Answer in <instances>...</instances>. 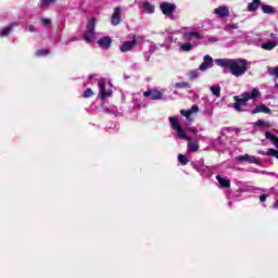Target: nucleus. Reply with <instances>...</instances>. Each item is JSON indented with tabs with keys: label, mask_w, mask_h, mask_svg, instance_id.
<instances>
[{
	"label": "nucleus",
	"mask_w": 278,
	"mask_h": 278,
	"mask_svg": "<svg viewBox=\"0 0 278 278\" xmlns=\"http://www.w3.org/2000/svg\"><path fill=\"white\" fill-rule=\"evenodd\" d=\"M216 179L220 188H231V181L228 180L227 177L217 175Z\"/></svg>",
	"instance_id": "f3484780"
},
{
	"label": "nucleus",
	"mask_w": 278,
	"mask_h": 278,
	"mask_svg": "<svg viewBox=\"0 0 278 278\" xmlns=\"http://www.w3.org/2000/svg\"><path fill=\"white\" fill-rule=\"evenodd\" d=\"M150 51H152V52L155 51V45L150 46Z\"/></svg>",
	"instance_id": "c03bdc74"
},
{
	"label": "nucleus",
	"mask_w": 278,
	"mask_h": 278,
	"mask_svg": "<svg viewBox=\"0 0 278 278\" xmlns=\"http://www.w3.org/2000/svg\"><path fill=\"white\" fill-rule=\"evenodd\" d=\"M270 38H273L274 40H277V34L271 33Z\"/></svg>",
	"instance_id": "a19ab883"
},
{
	"label": "nucleus",
	"mask_w": 278,
	"mask_h": 278,
	"mask_svg": "<svg viewBox=\"0 0 278 278\" xmlns=\"http://www.w3.org/2000/svg\"><path fill=\"white\" fill-rule=\"evenodd\" d=\"M195 170H198L199 173H200V170H205V166H201V168H199V167H195Z\"/></svg>",
	"instance_id": "79ce46f5"
},
{
	"label": "nucleus",
	"mask_w": 278,
	"mask_h": 278,
	"mask_svg": "<svg viewBox=\"0 0 278 278\" xmlns=\"http://www.w3.org/2000/svg\"><path fill=\"white\" fill-rule=\"evenodd\" d=\"M136 45H137L136 37H134L131 41H125L124 43H122L119 49L122 53H127V51H131V49H134Z\"/></svg>",
	"instance_id": "2eb2a0df"
},
{
	"label": "nucleus",
	"mask_w": 278,
	"mask_h": 278,
	"mask_svg": "<svg viewBox=\"0 0 278 278\" xmlns=\"http://www.w3.org/2000/svg\"><path fill=\"white\" fill-rule=\"evenodd\" d=\"M257 127H268V122H264L262 119H258L256 122Z\"/></svg>",
	"instance_id": "72a5a7b5"
},
{
	"label": "nucleus",
	"mask_w": 278,
	"mask_h": 278,
	"mask_svg": "<svg viewBox=\"0 0 278 278\" xmlns=\"http://www.w3.org/2000/svg\"><path fill=\"white\" fill-rule=\"evenodd\" d=\"M174 87H176V88H190V84H189V83H186V81L176 83V84L174 85Z\"/></svg>",
	"instance_id": "c756f323"
},
{
	"label": "nucleus",
	"mask_w": 278,
	"mask_h": 278,
	"mask_svg": "<svg viewBox=\"0 0 278 278\" xmlns=\"http://www.w3.org/2000/svg\"><path fill=\"white\" fill-rule=\"evenodd\" d=\"M175 34H179V30L168 33L167 36L164 39V42H163L162 47H164L167 50L173 49V40L175 38Z\"/></svg>",
	"instance_id": "f8f14e48"
},
{
	"label": "nucleus",
	"mask_w": 278,
	"mask_h": 278,
	"mask_svg": "<svg viewBox=\"0 0 278 278\" xmlns=\"http://www.w3.org/2000/svg\"><path fill=\"white\" fill-rule=\"evenodd\" d=\"M143 97L149 98L151 101H160V99H162V92L159 90H150L143 92Z\"/></svg>",
	"instance_id": "4468645a"
},
{
	"label": "nucleus",
	"mask_w": 278,
	"mask_h": 278,
	"mask_svg": "<svg viewBox=\"0 0 278 278\" xmlns=\"http://www.w3.org/2000/svg\"><path fill=\"white\" fill-rule=\"evenodd\" d=\"M260 0H253L252 2H250L248 4V11L249 12H255V10H257V8H260Z\"/></svg>",
	"instance_id": "b1692460"
},
{
	"label": "nucleus",
	"mask_w": 278,
	"mask_h": 278,
	"mask_svg": "<svg viewBox=\"0 0 278 278\" xmlns=\"http://www.w3.org/2000/svg\"><path fill=\"white\" fill-rule=\"evenodd\" d=\"M260 113L270 114V109L264 104H261L251 111V114H260Z\"/></svg>",
	"instance_id": "6ab92c4d"
},
{
	"label": "nucleus",
	"mask_w": 278,
	"mask_h": 278,
	"mask_svg": "<svg viewBox=\"0 0 278 278\" xmlns=\"http://www.w3.org/2000/svg\"><path fill=\"white\" fill-rule=\"evenodd\" d=\"M14 27H16V23H12L9 26L2 28L0 36H2V38L10 36V31L14 29Z\"/></svg>",
	"instance_id": "4be33fe9"
},
{
	"label": "nucleus",
	"mask_w": 278,
	"mask_h": 278,
	"mask_svg": "<svg viewBox=\"0 0 278 278\" xmlns=\"http://www.w3.org/2000/svg\"><path fill=\"white\" fill-rule=\"evenodd\" d=\"M28 31H30L31 34H34V31H36V26L29 25V26H28Z\"/></svg>",
	"instance_id": "e433bc0d"
},
{
	"label": "nucleus",
	"mask_w": 278,
	"mask_h": 278,
	"mask_svg": "<svg viewBox=\"0 0 278 278\" xmlns=\"http://www.w3.org/2000/svg\"><path fill=\"white\" fill-rule=\"evenodd\" d=\"M277 45H278V40L267 41L262 43V49H264L265 51H273V49H275Z\"/></svg>",
	"instance_id": "412c9836"
},
{
	"label": "nucleus",
	"mask_w": 278,
	"mask_h": 278,
	"mask_svg": "<svg viewBox=\"0 0 278 278\" xmlns=\"http://www.w3.org/2000/svg\"><path fill=\"white\" fill-rule=\"evenodd\" d=\"M36 55H37L38 58H42V55H49V50H47V49L38 50V51L36 52Z\"/></svg>",
	"instance_id": "7c9ffc66"
},
{
	"label": "nucleus",
	"mask_w": 278,
	"mask_h": 278,
	"mask_svg": "<svg viewBox=\"0 0 278 278\" xmlns=\"http://www.w3.org/2000/svg\"><path fill=\"white\" fill-rule=\"evenodd\" d=\"M265 138L267 140H270V142H273L274 147H276V149H278V137L275 134H273L270 131H266Z\"/></svg>",
	"instance_id": "aec40b11"
},
{
	"label": "nucleus",
	"mask_w": 278,
	"mask_h": 278,
	"mask_svg": "<svg viewBox=\"0 0 278 278\" xmlns=\"http://www.w3.org/2000/svg\"><path fill=\"white\" fill-rule=\"evenodd\" d=\"M236 162H248V164H261L260 157L255 155L243 154L235 157Z\"/></svg>",
	"instance_id": "6e6552de"
},
{
	"label": "nucleus",
	"mask_w": 278,
	"mask_h": 278,
	"mask_svg": "<svg viewBox=\"0 0 278 278\" xmlns=\"http://www.w3.org/2000/svg\"><path fill=\"white\" fill-rule=\"evenodd\" d=\"M92 94H94V92H92V89L88 88V89L83 93V97H84V99H90V97H92Z\"/></svg>",
	"instance_id": "2f4dec72"
},
{
	"label": "nucleus",
	"mask_w": 278,
	"mask_h": 278,
	"mask_svg": "<svg viewBox=\"0 0 278 278\" xmlns=\"http://www.w3.org/2000/svg\"><path fill=\"white\" fill-rule=\"evenodd\" d=\"M208 42H218V38H216V37L210 38Z\"/></svg>",
	"instance_id": "58836bf2"
},
{
	"label": "nucleus",
	"mask_w": 278,
	"mask_h": 278,
	"mask_svg": "<svg viewBox=\"0 0 278 278\" xmlns=\"http://www.w3.org/2000/svg\"><path fill=\"white\" fill-rule=\"evenodd\" d=\"M178 162H180V164L182 166H186V164H188V157H186V155H184V154H179L178 155Z\"/></svg>",
	"instance_id": "c85d7f7f"
},
{
	"label": "nucleus",
	"mask_w": 278,
	"mask_h": 278,
	"mask_svg": "<svg viewBox=\"0 0 278 278\" xmlns=\"http://www.w3.org/2000/svg\"><path fill=\"white\" fill-rule=\"evenodd\" d=\"M215 64L223 68H229L233 77H242L249 71V61L244 59H217Z\"/></svg>",
	"instance_id": "f257e3e1"
},
{
	"label": "nucleus",
	"mask_w": 278,
	"mask_h": 278,
	"mask_svg": "<svg viewBox=\"0 0 278 278\" xmlns=\"http://www.w3.org/2000/svg\"><path fill=\"white\" fill-rule=\"evenodd\" d=\"M94 27H97V20L94 17L90 18L87 24V30L84 34L85 42L89 45L94 42Z\"/></svg>",
	"instance_id": "20e7f679"
},
{
	"label": "nucleus",
	"mask_w": 278,
	"mask_h": 278,
	"mask_svg": "<svg viewBox=\"0 0 278 278\" xmlns=\"http://www.w3.org/2000/svg\"><path fill=\"white\" fill-rule=\"evenodd\" d=\"M177 47H179V51H182L184 53H188L192 51V48L194 47L192 42L186 41L185 43L177 42Z\"/></svg>",
	"instance_id": "a211bd4d"
},
{
	"label": "nucleus",
	"mask_w": 278,
	"mask_h": 278,
	"mask_svg": "<svg viewBox=\"0 0 278 278\" xmlns=\"http://www.w3.org/2000/svg\"><path fill=\"white\" fill-rule=\"evenodd\" d=\"M123 14V8L122 7H115L111 16V24L112 25H121V16Z\"/></svg>",
	"instance_id": "1a4fd4ad"
},
{
	"label": "nucleus",
	"mask_w": 278,
	"mask_h": 278,
	"mask_svg": "<svg viewBox=\"0 0 278 278\" xmlns=\"http://www.w3.org/2000/svg\"><path fill=\"white\" fill-rule=\"evenodd\" d=\"M99 94L100 99H108L112 96V83H106L105 80L99 81Z\"/></svg>",
	"instance_id": "39448f33"
},
{
	"label": "nucleus",
	"mask_w": 278,
	"mask_h": 278,
	"mask_svg": "<svg viewBox=\"0 0 278 278\" xmlns=\"http://www.w3.org/2000/svg\"><path fill=\"white\" fill-rule=\"evenodd\" d=\"M201 70H193L191 72H189V77L190 79H197V77H201Z\"/></svg>",
	"instance_id": "cd10ccee"
},
{
	"label": "nucleus",
	"mask_w": 278,
	"mask_h": 278,
	"mask_svg": "<svg viewBox=\"0 0 278 278\" xmlns=\"http://www.w3.org/2000/svg\"><path fill=\"white\" fill-rule=\"evenodd\" d=\"M177 42H180V41L176 37H174V40H173V43L175 45L174 48L179 47V46H177Z\"/></svg>",
	"instance_id": "ea45409f"
},
{
	"label": "nucleus",
	"mask_w": 278,
	"mask_h": 278,
	"mask_svg": "<svg viewBox=\"0 0 278 278\" xmlns=\"http://www.w3.org/2000/svg\"><path fill=\"white\" fill-rule=\"evenodd\" d=\"M169 125L172 129H175L176 138L179 140H187V151L189 153H197L199 151V141H192V138L188 137L186 130L181 127V123H179V118L177 116L169 117Z\"/></svg>",
	"instance_id": "f03ea898"
},
{
	"label": "nucleus",
	"mask_w": 278,
	"mask_h": 278,
	"mask_svg": "<svg viewBox=\"0 0 278 278\" xmlns=\"http://www.w3.org/2000/svg\"><path fill=\"white\" fill-rule=\"evenodd\" d=\"M260 89L254 88L252 89V92H243L240 96H235L233 99L236 103L233 104V108L237 112H243L242 105H247V101H251V99H257L260 97Z\"/></svg>",
	"instance_id": "7ed1b4c3"
},
{
	"label": "nucleus",
	"mask_w": 278,
	"mask_h": 278,
	"mask_svg": "<svg viewBox=\"0 0 278 278\" xmlns=\"http://www.w3.org/2000/svg\"><path fill=\"white\" fill-rule=\"evenodd\" d=\"M142 8L147 14H153L155 12V7L149 2H143Z\"/></svg>",
	"instance_id": "393cba45"
},
{
	"label": "nucleus",
	"mask_w": 278,
	"mask_h": 278,
	"mask_svg": "<svg viewBox=\"0 0 278 278\" xmlns=\"http://www.w3.org/2000/svg\"><path fill=\"white\" fill-rule=\"evenodd\" d=\"M203 38V35L197 33V31H189L182 34V40L185 42H191L193 47H197L199 45V40Z\"/></svg>",
	"instance_id": "423d86ee"
},
{
	"label": "nucleus",
	"mask_w": 278,
	"mask_h": 278,
	"mask_svg": "<svg viewBox=\"0 0 278 278\" xmlns=\"http://www.w3.org/2000/svg\"><path fill=\"white\" fill-rule=\"evenodd\" d=\"M212 66H214V60L212 56H210V54H206L203 58V63L200 65L199 71L203 73L207 71V68H212Z\"/></svg>",
	"instance_id": "9b49d317"
},
{
	"label": "nucleus",
	"mask_w": 278,
	"mask_h": 278,
	"mask_svg": "<svg viewBox=\"0 0 278 278\" xmlns=\"http://www.w3.org/2000/svg\"><path fill=\"white\" fill-rule=\"evenodd\" d=\"M199 112V105L194 104L189 110H180L181 116H185L189 123H192V114Z\"/></svg>",
	"instance_id": "9d476101"
},
{
	"label": "nucleus",
	"mask_w": 278,
	"mask_h": 278,
	"mask_svg": "<svg viewBox=\"0 0 278 278\" xmlns=\"http://www.w3.org/2000/svg\"><path fill=\"white\" fill-rule=\"evenodd\" d=\"M274 210H278V200L273 204Z\"/></svg>",
	"instance_id": "37998d69"
},
{
	"label": "nucleus",
	"mask_w": 278,
	"mask_h": 278,
	"mask_svg": "<svg viewBox=\"0 0 278 278\" xmlns=\"http://www.w3.org/2000/svg\"><path fill=\"white\" fill-rule=\"evenodd\" d=\"M267 197H268V195H266V194H262V195L260 197L261 203H264V202L266 201Z\"/></svg>",
	"instance_id": "4c0bfd02"
},
{
	"label": "nucleus",
	"mask_w": 278,
	"mask_h": 278,
	"mask_svg": "<svg viewBox=\"0 0 278 278\" xmlns=\"http://www.w3.org/2000/svg\"><path fill=\"white\" fill-rule=\"evenodd\" d=\"M262 11L264 12V14H277V10H275V7H270L268 4H263Z\"/></svg>",
	"instance_id": "5701e85b"
},
{
	"label": "nucleus",
	"mask_w": 278,
	"mask_h": 278,
	"mask_svg": "<svg viewBox=\"0 0 278 278\" xmlns=\"http://www.w3.org/2000/svg\"><path fill=\"white\" fill-rule=\"evenodd\" d=\"M160 10L165 16H172L175 10H177V5L175 3L161 2Z\"/></svg>",
	"instance_id": "0eeeda50"
},
{
	"label": "nucleus",
	"mask_w": 278,
	"mask_h": 278,
	"mask_svg": "<svg viewBox=\"0 0 278 278\" xmlns=\"http://www.w3.org/2000/svg\"><path fill=\"white\" fill-rule=\"evenodd\" d=\"M185 131H191V134H199V129L189 126L186 127Z\"/></svg>",
	"instance_id": "f704fd0d"
},
{
	"label": "nucleus",
	"mask_w": 278,
	"mask_h": 278,
	"mask_svg": "<svg viewBox=\"0 0 278 278\" xmlns=\"http://www.w3.org/2000/svg\"><path fill=\"white\" fill-rule=\"evenodd\" d=\"M41 24H43L46 27H49V25H51V20L43 17L41 18Z\"/></svg>",
	"instance_id": "c9c22d12"
},
{
	"label": "nucleus",
	"mask_w": 278,
	"mask_h": 278,
	"mask_svg": "<svg viewBox=\"0 0 278 278\" xmlns=\"http://www.w3.org/2000/svg\"><path fill=\"white\" fill-rule=\"evenodd\" d=\"M214 14H216L218 18H227V16H229V8L227 5H220L214 10Z\"/></svg>",
	"instance_id": "ddd939ff"
},
{
	"label": "nucleus",
	"mask_w": 278,
	"mask_h": 278,
	"mask_svg": "<svg viewBox=\"0 0 278 278\" xmlns=\"http://www.w3.org/2000/svg\"><path fill=\"white\" fill-rule=\"evenodd\" d=\"M98 45L101 49H110V47H112V38L102 37L98 40Z\"/></svg>",
	"instance_id": "dca6fc26"
},
{
	"label": "nucleus",
	"mask_w": 278,
	"mask_h": 278,
	"mask_svg": "<svg viewBox=\"0 0 278 278\" xmlns=\"http://www.w3.org/2000/svg\"><path fill=\"white\" fill-rule=\"evenodd\" d=\"M224 29L225 31H231V29H238V24H227Z\"/></svg>",
	"instance_id": "473e14b6"
},
{
	"label": "nucleus",
	"mask_w": 278,
	"mask_h": 278,
	"mask_svg": "<svg viewBox=\"0 0 278 278\" xmlns=\"http://www.w3.org/2000/svg\"><path fill=\"white\" fill-rule=\"evenodd\" d=\"M211 92H213L216 99H220V87L218 85L211 87Z\"/></svg>",
	"instance_id": "bb28decb"
},
{
	"label": "nucleus",
	"mask_w": 278,
	"mask_h": 278,
	"mask_svg": "<svg viewBox=\"0 0 278 278\" xmlns=\"http://www.w3.org/2000/svg\"><path fill=\"white\" fill-rule=\"evenodd\" d=\"M53 3H55V0H42L40 8L41 10H47V8H49V5H53Z\"/></svg>",
	"instance_id": "a878e982"
}]
</instances>
